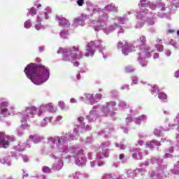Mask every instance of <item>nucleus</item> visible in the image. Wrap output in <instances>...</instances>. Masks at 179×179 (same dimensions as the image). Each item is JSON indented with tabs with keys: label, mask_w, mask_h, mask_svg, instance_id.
<instances>
[{
	"label": "nucleus",
	"mask_w": 179,
	"mask_h": 179,
	"mask_svg": "<svg viewBox=\"0 0 179 179\" xmlns=\"http://www.w3.org/2000/svg\"><path fill=\"white\" fill-rule=\"evenodd\" d=\"M24 72L34 85H43L50 78V69L43 64H30Z\"/></svg>",
	"instance_id": "nucleus-1"
},
{
	"label": "nucleus",
	"mask_w": 179,
	"mask_h": 179,
	"mask_svg": "<svg viewBox=\"0 0 179 179\" xmlns=\"http://www.w3.org/2000/svg\"><path fill=\"white\" fill-rule=\"evenodd\" d=\"M83 59L82 51L76 46H73L63 51V61H76V59L79 61Z\"/></svg>",
	"instance_id": "nucleus-2"
},
{
	"label": "nucleus",
	"mask_w": 179,
	"mask_h": 179,
	"mask_svg": "<svg viewBox=\"0 0 179 179\" xmlns=\"http://www.w3.org/2000/svg\"><path fill=\"white\" fill-rule=\"evenodd\" d=\"M13 138H10V136L5 134L3 132H0V148L8 149L10 142H13Z\"/></svg>",
	"instance_id": "nucleus-3"
},
{
	"label": "nucleus",
	"mask_w": 179,
	"mask_h": 179,
	"mask_svg": "<svg viewBox=\"0 0 179 179\" xmlns=\"http://www.w3.org/2000/svg\"><path fill=\"white\" fill-rule=\"evenodd\" d=\"M55 19L59 21V25L62 27H69V26H71L69 20L64 17L62 15H57Z\"/></svg>",
	"instance_id": "nucleus-4"
},
{
	"label": "nucleus",
	"mask_w": 179,
	"mask_h": 179,
	"mask_svg": "<svg viewBox=\"0 0 179 179\" xmlns=\"http://www.w3.org/2000/svg\"><path fill=\"white\" fill-rule=\"evenodd\" d=\"M134 44L126 43L122 47V51L124 53V55H128L129 52H132L134 51Z\"/></svg>",
	"instance_id": "nucleus-5"
},
{
	"label": "nucleus",
	"mask_w": 179,
	"mask_h": 179,
	"mask_svg": "<svg viewBox=\"0 0 179 179\" xmlns=\"http://www.w3.org/2000/svg\"><path fill=\"white\" fill-rule=\"evenodd\" d=\"M36 113H37V108L34 106L28 107L24 112V115H25V117H23V120H27L29 114H30V115H34Z\"/></svg>",
	"instance_id": "nucleus-6"
},
{
	"label": "nucleus",
	"mask_w": 179,
	"mask_h": 179,
	"mask_svg": "<svg viewBox=\"0 0 179 179\" xmlns=\"http://www.w3.org/2000/svg\"><path fill=\"white\" fill-rule=\"evenodd\" d=\"M89 19V15L86 14H81L80 16L74 19V23L77 24H83L85 20Z\"/></svg>",
	"instance_id": "nucleus-7"
},
{
	"label": "nucleus",
	"mask_w": 179,
	"mask_h": 179,
	"mask_svg": "<svg viewBox=\"0 0 179 179\" xmlns=\"http://www.w3.org/2000/svg\"><path fill=\"white\" fill-rule=\"evenodd\" d=\"M8 103L7 101H3L1 103V114H6V112L8 111V108H6V107H8Z\"/></svg>",
	"instance_id": "nucleus-8"
},
{
	"label": "nucleus",
	"mask_w": 179,
	"mask_h": 179,
	"mask_svg": "<svg viewBox=\"0 0 179 179\" xmlns=\"http://www.w3.org/2000/svg\"><path fill=\"white\" fill-rule=\"evenodd\" d=\"M89 44L94 48H100V45H101V42H100V41L95 40L94 41L90 42Z\"/></svg>",
	"instance_id": "nucleus-9"
},
{
	"label": "nucleus",
	"mask_w": 179,
	"mask_h": 179,
	"mask_svg": "<svg viewBox=\"0 0 179 179\" xmlns=\"http://www.w3.org/2000/svg\"><path fill=\"white\" fill-rule=\"evenodd\" d=\"M86 51L90 54H85V57H89V55H94V50L90 43L87 45Z\"/></svg>",
	"instance_id": "nucleus-10"
},
{
	"label": "nucleus",
	"mask_w": 179,
	"mask_h": 179,
	"mask_svg": "<svg viewBox=\"0 0 179 179\" xmlns=\"http://www.w3.org/2000/svg\"><path fill=\"white\" fill-rule=\"evenodd\" d=\"M86 99L87 101H89L90 104H94V98L93 97V95L87 94L86 95Z\"/></svg>",
	"instance_id": "nucleus-11"
},
{
	"label": "nucleus",
	"mask_w": 179,
	"mask_h": 179,
	"mask_svg": "<svg viewBox=\"0 0 179 179\" xmlns=\"http://www.w3.org/2000/svg\"><path fill=\"white\" fill-rule=\"evenodd\" d=\"M158 97L160 100H167V94L164 92H159L158 94Z\"/></svg>",
	"instance_id": "nucleus-12"
},
{
	"label": "nucleus",
	"mask_w": 179,
	"mask_h": 179,
	"mask_svg": "<svg viewBox=\"0 0 179 179\" xmlns=\"http://www.w3.org/2000/svg\"><path fill=\"white\" fill-rule=\"evenodd\" d=\"M124 71L126 73H132V72H135V69L134 67H125Z\"/></svg>",
	"instance_id": "nucleus-13"
},
{
	"label": "nucleus",
	"mask_w": 179,
	"mask_h": 179,
	"mask_svg": "<svg viewBox=\"0 0 179 179\" xmlns=\"http://www.w3.org/2000/svg\"><path fill=\"white\" fill-rule=\"evenodd\" d=\"M106 9H108V10H117V8H115V6H114V4H110L106 6Z\"/></svg>",
	"instance_id": "nucleus-14"
},
{
	"label": "nucleus",
	"mask_w": 179,
	"mask_h": 179,
	"mask_svg": "<svg viewBox=\"0 0 179 179\" xmlns=\"http://www.w3.org/2000/svg\"><path fill=\"white\" fill-rule=\"evenodd\" d=\"M29 15H31V16H34V15H37V10L34 8V7H32L29 10Z\"/></svg>",
	"instance_id": "nucleus-15"
},
{
	"label": "nucleus",
	"mask_w": 179,
	"mask_h": 179,
	"mask_svg": "<svg viewBox=\"0 0 179 179\" xmlns=\"http://www.w3.org/2000/svg\"><path fill=\"white\" fill-rule=\"evenodd\" d=\"M151 92L152 94H155V93H159V87H157V85H154Z\"/></svg>",
	"instance_id": "nucleus-16"
},
{
	"label": "nucleus",
	"mask_w": 179,
	"mask_h": 179,
	"mask_svg": "<svg viewBox=\"0 0 179 179\" xmlns=\"http://www.w3.org/2000/svg\"><path fill=\"white\" fill-rule=\"evenodd\" d=\"M101 110L103 111V113H108V111H110V108L108 105H106L103 106Z\"/></svg>",
	"instance_id": "nucleus-17"
},
{
	"label": "nucleus",
	"mask_w": 179,
	"mask_h": 179,
	"mask_svg": "<svg viewBox=\"0 0 179 179\" xmlns=\"http://www.w3.org/2000/svg\"><path fill=\"white\" fill-rule=\"evenodd\" d=\"M58 106L59 107H60L61 110H65V103H64V101H60L58 103Z\"/></svg>",
	"instance_id": "nucleus-18"
},
{
	"label": "nucleus",
	"mask_w": 179,
	"mask_h": 179,
	"mask_svg": "<svg viewBox=\"0 0 179 179\" xmlns=\"http://www.w3.org/2000/svg\"><path fill=\"white\" fill-rule=\"evenodd\" d=\"M24 27L26 29H30V27H31V22H30V20H27L24 22Z\"/></svg>",
	"instance_id": "nucleus-19"
},
{
	"label": "nucleus",
	"mask_w": 179,
	"mask_h": 179,
	"mask_svg": "<svg viewBox=\"0 0 179 179\" xmlns=\"http://www.w3.org/2000/svg\"><path fill=\"white\" fill-rule=\"evenodd\" d=\"M46 108L48 111H54V106H52V103H48L46 105Z\"/></svg>",
	"instance_id": "nucleus-20"
},
{
	"label": "nucleus",
	"mask_w": 179,
	"mask_h": 179,
	"mask_svg": "<svg viewBox=\"0 0 179 179\" xmlns=\"http://www.w3.org/2000/svg\"><path fill=\"white\" fill-rule=\"evenodd\" d=\"M6 113H8V115H12V114H13V113H15V109H13V108H8Z\"/></svg>",
	"instance_id": "nucleus-21"
},
{
	"label": "nucleus",
	"mask_w": 179,
	"mask_h": 179,
	"mask_svg": "<svg viewBox=\"0 0 179 179\" xmlns=\"http://www.w3.org/2000/svg\"><path fill=\"white\" fill-rule=\"evenodd\" d=\"M116 103L115 101H110L106 103V106H108V108H110V107H115L116 106Z\"/></svg>",
	"instance_id": "nucleus-22"
},
{
	"label": "nucleus",
	"mask_w": 179,
	"mask_h": 179,
	"mask_svg": "<svg viewBox=\"0 0 179 179\" xmlns=\"http://www.w3.org/2000/svg\"><path fill=\"white\" fill-rule=\"evenodd\" d=\"M154 134L155 135H156V136H160V135L162 134V131H160V129H155L154 131Z\"/></svg>",
	"instance_id": "nucleus-23"
},
{
	"label": "nucleus",
	"mask_w": 179,
	"mask_h": 179,
	"mask_svg": "<svg viewBox=\"0 0 179 179\" xmlns=\"http://www.w3.org/2000/svg\"><path fill=\"white\" fill-rule=\"evenodd\" d=\"M140 42H141V44H145V43H146V38L143 36H141L140 37Z\"/></svg>",
	"instance_id": "nucleus-24"
},
{
	"label": "nucleus",
	"mask_w": 179,
	"mask_h": 179,
	"mask_svg": "<svg viewBox=\"0 0 179 179\" xmlns=\"http://www.w3.org/2000/svg\"><path fill=\"white\" fill-rule=\"evenodd\" d=\"M43 173H48L51 171V169L50 168H48V166H44L43 168Z\"/></svg>",
	"instance_id": "nucleus-25"
},
{
	"label": "nucleus",
	"mask_w": 179,
	"mask_h": 179,
	"mask_svg": "<svg viewBox=\"0 0 179 179\" xmlns=\"http://www.w3.org/2000/svg\"><path fill=\"white\" fill-rule=\"evenodd\" d=\"M84 2H85V0H78L77 4L78 5V6H83Z\"/></svg>",
	"instance_id": "nucleus-26"
},
{
	"label": "nucleus",
	"mask_w": 179,
	"mask_h": 179,
	"mask_svg": "<svg viewBox=\"0 0 179 179\" xmlns=\"http://www.w3.org/2000/svg\"><path fill=\"white\" fill-rule=\"evenodd\" d=\"M22 129H26V128H29V124H27L26 122L22 123Z\"/></svg>",
	"instance_id": "nucleus-27"
},
{
	"label": "nucleus",
	"mask_w": 179,
	"mask_h": 179,
	"mask_svg": "<svg viewBox=\"0 0 179 179\" xmlns=\"http://www.w3.org/2000/svg\"><path fill=\"white\" fill-rule=\"evenodd\" d=\"M35 29H36V30H40V29H41V23L36 24L35 25Z\"/></svg>",
	"instance_id": "nucleus-28"
},
{
	"label": "nucleus",
	"mask_w": 179,
	"mask_h": 179,
	"mask_svg": "<svg viewBox=\"0 0 179 179\" xmlns=\"http://www.w3.org/2000/svg\"><path fill=\"white\" fill-rule=\"evenodd\" d=\"M141 150L139 148H132L130 150V152L133 153V152H139Z\"/></svg>",
	"instance_id": "nucleus-29"
},
{
	"label": "nucleus",
	"mask_w": 179,
	"mask_h": 179,
	"mask_svg": "<svg viewBox=\"0 0 179 179\" xmlns=\"http://www.w3.org/2000/svg\"><path fill=\"white\" fill-rule=\"evenodd\" d=\"M102 97H103V95H101V94H96V98L99 99V100H101Z\"/></svg>",
	"instance_id": "nucleus-30"
},
{
	"label": "nucleus",
	"mask_w": 179,
	"mask_h": 179,
	"mask_svg": "<svg viewBox=\"0 0 179 179\" xmlns=\"http://www.w3.org/2000/svg\"><path fill=\"white\" fill-rule=\"evenodd\" d=\"M66 34H68V31H62V32L60 33L61 37H62L63 36H65V35H66Z\"/></svg>",
	"instance_id": "nucleus-31"
},
{
	"label": "nucleus",
	"mask_w": 179,
	"mask_h": 179,
	"mask_svg": "<svg viewBox=\"0 0 179 179\" xmlns=\"http://www.w3.org/2000/svg\"><path fill=\"white\" fill-rule=\"evenodd\" d=\"M78 121H79L80 122H83V121H85V118L80 116L78 117Z\"/></svg>",
	"instance_id": "nucleus-32"
},
{
	"label": "nucleus",
	"mask_w": 179,
	"mask_h": 179,
	"mask_svg": "<svg viewBox=\"0 0 179 179\" xmlns=\"http://www.w3.org/2000/svg\"><path fill=\"white\" fill-rule=\"evenodd\" d=\"M150 8L152 10H155V9H156V6L155 4H150Z\"/></svg>",
	"instance_id": "nucleus-33"
},
{
	"label": "nucleus",
	"mask_w": 179,
	"mask_h": 179,
	"mask_svg": "<svg viewBox=\"0 0 179 179\" xmlns=\"http://www.w3.org/2000/svg\"><path fill=\"white\" fill-rule=\"evenodd\" d=\"M125 148H127V146H125V145H124V144H121L120 145V148L121 149V150H124L125 149Z\"/></svg>",
	"instance_id": "nucleus-34"
},
{
	"label": "nucleus",
	"mask_w": 179,
	"mask_h": 179,
	"mask_svg": "<svg viewBox=\"0 0 179 179\" xmlns=\"http://www.w3.org/2000/svg\"><path fill=\"white\" fill-rule=\"evenodd\" d=\"M79 65H80L79 62H73V66H76V67H78V66H79Z\"/></svg>",
	"instance_id": "nucleus-35"
},
{
	"label": "nucleus",
	"mask_w": 179,
	"mask_h": 179,
	"mask_svg": "<svg viewBox=\"0 0 179 179\" xmlns=\"http://www.w3.org/2000/svg\"><path fill=\"white\" fill-rule=\"evenodd\" d=\"M132 157L134 159H138V154H136V152H134L133 155H132Z\"/></svg>",
	"instance_id": "nucleus-36"
},
{
	"label": "nucleus",
	"mask_w": 179,
	"mask_h": 179,
	"mask_svg": "<svg viewBox=\"0 0 179 179\" xmlns=\"http://www.w3.org/2000/svg\"><path fill=\"white\" fill-rule=\"evenodd\" d=\"M124 157H125V155L124 154H120L119 156V158L120 160H122V159H124Z\"/></svg>",
	"instance_id": "nucleus-37"
},
{
	"label": "nucleus",
	"mask_w": 179,
	"mask_h": 179,
	"mask_svg": "<svg viewBox=\"0 0 179 179\" xmlns=\"http://www.w3.org/2000/svg\"><path fill=\"white\" fill-rule=\"evenodd\" d=\"M132 83H134V85H138V80L134 79V80H132Z\"/></svg>",
	"instance_id": "nucleus-38"
},
{
	"label": "nucleus",
	"mask_w": 179,
	"mask_h": 179,
	"mask_svg": "<svg viewBox=\"0 0 179 179\" xmlns=\"http://www.w3.org/2000/svg\"><path fill=\"white\" fill-rule=\"evenodd\" d=\"M176 78H179V71L175 73Z\"/></svg>",
	"instance_id": "nucleus-39"
},
{
	"label": "nucleus",
	"mask_w": 179,
	"mask_h": 179,
	"mask_svg": "<svg viewBox=\"0 0 179 179\" xmlns=\"http://www.w3.org/2000/svg\"><path fill=\"white\" fill-rule=\"evenodd\" d=\"M71 103H76V99H75L74 98L71 99Z\"/></svg>",
	"instance_id": "nucleus-40"
},
{
	"label": "nucleus",
	"mask_w": 179,
	"mask_h": 179,
	"mask_svg": "<svg viewBox=\"0 0 179 179\" xmlns=\"http://www.w3.org/2000/svg\"><path fill=\"white\" fill-rule=\"evenodd\" d=\"M36 62H41V59H40V58H36Z\"/></svg>",
	"instance_id": "nucleus-41"
},
{
	"label": "nucleus",
	"mask_w": 179,
	"mask_h": 179,
	"mask_svg": "<svg viewBox=\"0 0 179 179\" xmlns=\"http://www.w3.org/2000/svg\"><path fill=\"white\" fill-rule=\"evenodd\" d=\"M138 145H140V146H142L143 145V141H138Z\"/></svg>",
	"instance_id": "nucleus-42"
},
{
	"label": "nucleus",
	"mask_w": 179,
	"mask_h": 179,
	"mask_svg": "<svg viewBox=\"0 0 179 179\" xmlns=\"http://www.w3.org/2000/svg\"><path fill=\"white\" fill-rule=\"evenodd\" d=\"M45 19H48V14L47 13H45Z\"/></svg>",
	"instance_id": "nucleus-43"
},
{
	"label": "nucleus",
	"mask_w": 179,
	"mask_h": 179,
	"mask_svg": "<svg viewBox=\"0 0 179 179\" xmlns=\"http://www.w3.org/2000/svg\"><path fill=\"white\" fill-rule=\"evenodd\" d=\"M152 143H155V141H151L150 144L148 145L150 148H152Z\"/></svg>",
	"instance_id": "nucleus-44"
},
{
	"label": "nucleus",
	"mask_w": 179,
	"mask_h": 179,
	"mask_svg": "<svg viewBox=\"0 0 179 179\" xmlns=\"http://www.w3.org/2000/svg\"><path fill=\"white\" fill-rule=\"evenodd\" d=\"M36 8H41V4H40V3H38V4H36Z\"/></svg>",
	"instance_id": "nucleus-45"
},
{
	"label": "nucleus",
	"mask_w": 179,
	"mask_h": 179,
	"mask_svg": "<svg viewBox=\"0 0 179 179\" xmlns=\"http://www.w3.org/2000/svg\"><path fill=\"white\" fill-rule=\"evenodd\" d=\"M169 33H174V30L170 29V30H169Z\"/></svg>",
	"instance_id": "nucleus-46"
},
{
	"label": "nucleus",
	"mask_w": 179,
	"mask_h": 179,
	"mask_svg": "<svg viewBox=\"0 0 179 179\" xmlns=\"http://www.w3.org/2000/svg\"><path fill=\"white\" fill-rule=\"evenodd\" d=\"M58 143H61V139L60 138L58 139Z\"/></svg>",
	"instance_id": "nucleus-47"
},
{
	"label": "nucleus",
	"mask_w": 179,
	"mask_h": 179,
	"mask_svg": "<svg viewBox=\"0 0 179 179\" xmlns=\"http://www.w3.org/2000/svg\"><path fill=\"white\" fill-rule=\"evenodd\" d=\"M176 118H179V113L177 114Z\"/></svg>",
	"instance_id": "nucleus-48"
},
{
	"label": "nucleus",
	"mask_w": 179,
	"mask_h": 179,
	"mask_svg": "<svg viewBox=\"0 0 179 179\" xmlns=\"http://www.w3.org/2000/svg\"><path fill=\"white\" fill-rule=\"evenodd\" d=\"M38 20L40 21V16L38 15Z\"/></svg>",
	"instance_id": "nucleus-49"
},
{
	"label": "nucleus",
	"mask_w": 179,
	"mask_h": 179,
	"mask_svg": "<svg viewBox=\"0 0 179 179\" xmlns=\"http://www.w3.org/2000/svg\"><path fill=\"white\" fill-rule=\"evenodd\" d=\"M148 64H142V66H146Z\"/></svg>",
	"instance_id": "nucleus-50"
},
{
	"label": "nucleus",
	"mask_w": 179,
	"mask_h": 179,
	"mask_svg": "<svg viewBox=\"0 0 179 179\" xmlns=\"http://www.w3.org/2000/svg\"><path fill=\"white\" fill-rule=\"evenodd\" d=\"M164 114H167V112L164 110Z\"/></svg>",
	"instance_id": "nucleus-51"
},
{
	"label": "nucleus",
	"mask_w": 179,
	"mask_h": 179,
	"mask_svg": "<svg viewBox=\"0 0 179 179\" xmlns=\"http://www.w3.org/2000/svg\"><path fill=\"white\" fill-rule=\"evenodd\" d=\"M122 43H121V42L119 43V45H121Z\"/></svg>",
	"instance_id": "nucleus-52"
},
{
	"label": "nucleus",
	"mask_w": 179,
	"mask_h": 179,
	"mask_svg": "<svg viewBox=\"0 0 179 179\" xmlns=\"http://www.w3.org/2000/svg\"><path fill=\"white\" fill-rule=\"evenodd\" d=\"M145 13H148V10H145Z\"/></svg>",
	"instance_id": "nucleus-53"
},
{
	"label": "nucleus",
	"mask_w": 179,
	"mask_h": 179,
	"mask_svg": "<svg viewBox=\"0 0 179 179\" xmlns=\"http://www.w3.org/2000/svg\"><path fill=\"white\" fill-rule=\"evenodd\" d=\"M106 157H108V155H106Z\"/></svg>",
	"instance_id": "nucleus-54"
},
{
	"label": "nucleus",
	"mask_w": 179,
	"mask_h": 179,
	"mask_svg": "<svg viewBox=\"0 0 179 179\" xmlns=\"http://www.w3.org/2000/svg\"><path fill=\"white\" fill-rule=\"evenodd\" d=\"M0 108H1V105H0Z\"/></svg>",
	"instance_id": "nucleus-55"
}]
</instances>
